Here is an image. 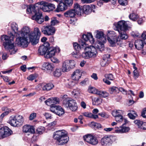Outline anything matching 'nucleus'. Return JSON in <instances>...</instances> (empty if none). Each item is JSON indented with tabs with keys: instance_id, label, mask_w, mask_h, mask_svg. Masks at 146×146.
I'll return each mask as SVG.
<instances>
[{
	"instance_id": "nucleus-38",
	"label": "nucleus",
	"mask_w": 146,
	"mask_h": 146,
	"mask_svg": "<svg viewBox=\"0 0 146 146\" xmlns=\"http://www.w3.org/2000/svg\"><path fill=\"white\" fill-rule=\"evenodd\" d=\"M3 128L4 129V131L6 137L12 134V131L7 127L5 126Z\"/></svg>"
},
{
	"instance_id": "nucleus-5",
	"label": "nucleus",
	"mask_w": 146,
	"mask_h": 146,
	"mask_svg": "<svg viewBox=\"0 0 146 146\" xmlns=\"http://www.w3.org/2000/svg\"><path fill=\"white\" fill-rule=\"evenodd\" d=\"M40 33L39 29L38 28H36L35 29L33 32H30V30L29 32L28 33L27 35V46L25 47L21 46L22 47L26 48L27 47L29 44V42L28 41V37L29 38L30 41L31 43V44L34 45L37 43L39 41L40 36Z\"/></svg>"
},
{
	"instance_id": "nucleus-39",
	"label": "nucleus",
	"mask_w": 146,
	"mask_h": 146,
	"mask_svg": "<svg viewBox=\"0 0 146 146\" xmlns=\"http://www.w3.org/2000/svg\"><path fill=\"white\" fill-rule=\"evenodd\" d=\"M94 101L93 102V104L94 105H99L101 104L102 102V99L99 98H96L94 99Z\"/></svg>"
},
{
	"instance_id": "nucleus-40",
	"label": "nucleus",
	"mask_w": 146,
	"mask_h": 146,
	"mask_svg": "<svg viewBox=\"0 0 146 146\" xmlns=\"http://www.w3.org/2000/svg\"><path fill=\"white\" fill-rule=\"evenodd\" d=\"M72 94L74 95L75 98H78L80 95V91L79 89L74 90L72 92Z\"/></svg>"
},
{
	"instance_id": "nucleus-16",
	"label": "nucleus",
	"mask_w": 146,
	"mask_h": 146,
	"mask_svg": "<svg viewBox=\"0 0 146 146\" xmlns=\"http://www.w3.org/2000/svg\"><path fill=\"white\" fill-rule=\"evenodd\" d=\"M74 60H66L62 63V72H64L69 71L70 69L73 67L74 65H72V63L74 64Z\"/></svg>"
},
{
	"instance_id": "nucleus-57",
	"label": "nucleus",
	"mask_w": 146,
	"mask_h": 146,
	"mask_svg": "<svg viewBox=\"0 0 146 146\" xmlns=\"http://www.w3.org/2000/svg\"><path fill=\"white\" fill-rule=\"evenodd\" d=\"M96 90L94 88L91 87L88 89V91L90 93H91L96 94V92L95 91H96Z\"/></svg>"
},
{
	"instance_id": "nucleus-14",
	"label": "nucleus",
	"mask_w": 146,
	"mask_h": 146,
	"mask_svg": "<svg viewBox=\"0 0 146 146\" xmlns=\"http://www.w3.org/2000/svg\"><path fill=\"white\" fill-rule=\"evenodd\" d=\"M123 113V111L120 110H114L112 112V115L115 117V121L118 123H121L123 121L122 115Z\"/></svg>"
},
{
	"instance_id": "nucleus-20",
	"label": "nucleus",
	"mask_w": 146,
	"mask_h": 146,
	"mask_svg": "<svg viewBox=\"0 0 146 146\" xmlns=\"http://www.w3.org/2000/svg\"><path fill=\"white\" fill-rule=\"evenodd\" d=\"M54 68V65L49 62H44L42 65V69L43 70L53 71Z\"/></svg>"
},
{
	"instance_id": "nucleus-18",
	"label": "nucleus",
	"mask_w": 146,
	"mask_h": 146,
	"mask_svg": "<svg viewBox=\"0 0 146 146\" xmlns=\"http://www.w3.org/2000/svg\"><path fill=\"white\" fill-rule=\"evenodd\" d=\"M49 46V44L48 42H46L44 45L40 46L38 49V53L41 55L46 54L48 48V47Z\"/></svg>"
},
{
	"instance_id": "nucleus-48",
	"label": "nucleus",
	"mask_w": 146,
	"mask_h": 146,
	"mask_svg": "<svg viewBox=\"0 0 146 146\" xmlns=\"http://www.w3.org/2000/svg\"><path fill=\"white\" fill-rule=\"evenodd\" d=\"M51 26H54L56 24L58 23V21L55 18H52L51 21Z\"/></svg>"
},
{
	"instance_id": "nucleus-32",
	"label": "nucleus",
	"mask_w": 146,
	"mask_h": 146,
	"mask_svg": "<svg viewBox=\"0 0 146 146\" xmlns=\"http://www.w3.org/2000/svg\"><path fill=\"white\" fill-rule=\"evenodd\" d=\"M106 40L103 41V40L102 41H99L98 42L95 44V47L96 48L99 49L100 51H102L104 50V42H105Z\"/></svg>"
},
{
	"instance_id": "nucleus-12",
	"label": "nucleus",
	"mask_w": 146,
	"mask_h": 146,
	"mask_svg": "<svg viewBox=\"0 0 146 146\" xmlns=\"http://www.w3.org/2000/svg\"><path fill=\"white\" fill-rule=\"evenodd\" d=\"M84 141L89 144L92 145H95L98 143L97 138L90 134H88L84 136Z\"/></svg>"
},
{
	"instance_id": "nucleus-2",
	"label": "nucleus",
	"mask_w": 146,
	"mask_h": 146,
	"mask_svg": "<svg viewBox=\"0 0 146 146\" xmlns=\"http://www.w3.org/2000/svg\"><path fill=\"white\" fill-rule=\"evenodd\" d=\"M128 21L122 20L114 24L115 28V30L118 31L119 35L118 36V42L121 40H126L128 38V36L126 31L131 29V27L128 26L127 22Z\"/></svg>"
},
{
	"instance_id": "nucleus-58",
	"label": "nucleus",
	"mask_w": 146,
	"mask_h": 146,
	"mask_svg": "<svg viewBox=\"0 0 146 146\" xmlns=\"http://www.w3.org/2000/svg\"><path fill=\"white\" fill-rule=\"evenodd\" d=\"M44 115L47 119H51L52 118L51 115L48 113H46Z\"/></svg>"
},
{
	"instance_id": "nucleus-30",
	"label": "nucleus",
	"mask_w": 146,
	"mask_h": 146,
	"mask_svg": "<svg viewBox=\"0 0 146 146\" xmlns=\"http://www.w3.org/2000/svg\"><path fill=\"white\" fill-rule=\"evenodd\" d=\"M76 14L73 9H70L66 11L64 14V16L66 17L73 18Z\"/></svg>"
},
{
	"instance_id": "nucleus-45",
	"label": "nucleus",
	"mask_w": 146,
	"mask_h": 146,
	"mask_svg": "<svg viewBox=\"0 0 146 146\" xmlns=\"http://www.w3.org/2000/svg\"><path fill=\"white\" fill-rule=\"evenodd\" d=\"M134 123L138 126V127L141 129V127L142 126L144 123L142 121L138 120H135L134 121Z\"/></svg>"
},
{
	"instance_id": "nucleus-11",
	"label": "nucleus",
	"mask_w": 146,
	"mask_h": 146,
	"mask_svg": "<svg viewBox=\"0 0 146 146\" xmlns=\"http://www.w3.org/2000/svg\"><path fill=\"white\" fill-rule=\"evenodd\" d=\"M41 31L45 35L50 36L53 35L55 33L56 30L54 27L47 25L44 26L41 29Z\"/></svg>"
},
{
	"instance_id": "nucleus-41",
	"label": "nucleus",
	"mask_w": 146,
	"mask_h": 146,
	"mask_svg": "<svg viewBox=\"0 0 146 146\" xmlns=\"http://www.w3.org/2000/svg\"><path fill=\"white\" fill-rule=\"evenodd\" d=\"M45 128L43 127H38L36 129V133L40 135L42 134L44 131Z\"/></svg>"
},
{
	"instance_id": "nucleus-46",
	"label": "nucleus",
	"mask_w": 146,
	"mask_h": 146,
	"mask_svg": "<svg viewBox=\"0 0 146 146\" xmlns=\"http://www.w3.org/2000/svg\"><path fill=\"white\" fill-rule=\"evenodd\" d=\"M75 84V82L73 81V80H70L68 81L67 83V86L69 88H71L74 86Z\"/></svg>"
},
{
	"instance_id": "nucleus-56",
	"label": "nucleus",
	"mask_w": 146,
	"mask_h": 146,
	"mask_svg": "<svg viewBox=\"0 0 146 146\" xmlns=\"http://www.w3.org/2000/svg\"><path fill=\"white\" fill-rule=\"evenodd\" d=\"M50 58L51 61L54 63H58L60 62L59 60L56 58L52 57Z\"/></svg>"
},
{
	"instance_id": "nucleus-10",
	"label": "nucleus",
	"mask_w": 146,
	"mask_h": 146,
	"mask_svg": "<svg viewBox=\"0 0 146 146\" xmlns=\"http://www.w3.org/2000/svg\"><path fill=\"white\" fill-rule=\"evenodd\" d=\"M35 14L31 17L32 19L35 20L39 24L42 23L44 21V17L42 16V12H40L39 10H37L36 8L33 11V14Z\"/></svg>"
},
{
	"instance_id": "nucleus-19",
	"label": "nucleus",
	"mask_w": 146,
	"mask_h": 146,
	"mask_svg": "<svg viewBox=\"0 0 146 146\" xmlns=\"http://www.w3.org/2000/svg\"><path fill=\"white\" fill-rule=\"evenodd\" d=\"M59 102V99L56 97L50 98L45 101V103L46 105L50 106L58 104Z\"/></svg>"
},
{
	"instance_id": "nucleus-24",
	"label": "nucleus",
	"mask_w": 146,
	"mask_h": 146,
	"mask_svg": "<svg viewBox=\"0 0 146 146\" xmlns=\"http://www.w3.org/2000/svg\"><path fill=\"white\" fill-rule=\"evenodd\" d=\"M145 44H146V41L140 39L136 40L134 43L135 48L138 50L143 49Z\"/></svg>"
},
{
	"instance_id": "nucleus-29",
	"label": "nucleus",
	"mask_w": 146,
	"mask_h": 146,
	"mask_svg": "<svg viewBox=\"0 0 146 146\" xmlns=\"http://www.w3.org/2000/svg\"><path fill=\"white\" fill-rule=\"evenodd\" d=\"M110 55L109 54L104 55L103 57L102 60L100 62L102 66L104 67L108 64V61L110 58Z\"/></svg>"
},
{
	"instance_id": "nucleus-35",
	"label": "nucleus",
	"mask_w": 146,
	"mask_h": 146,
	"mask_svg": "<svg viewBox=\"0 0 146 146\" xmlns=\"http://www.w3.org/2000/svg\"><path fill=\"white\" fill-rule=\"evenodd\" d=\"M53 76L56 77H59L62 75V70L60 68H56L53 73Z\"/></svg>"
},
{
	"instance_id": "nucleus-53",
	"label": "nucleus",
	"mask_w": 146,
	"mask_h": 146,
	"mask_svg": "<svg viewBox=\"0 0 146 146\" xmlns=\"http://www.w3.org/2000/svg\"><path fill=\"white\" fill-rule=\"evenodd\" d=\"M65 3L66 4L67 6L72 5L73 4V0H64Z\"/></svg>"
},
{
	"instance_id": "nucleus-22",
	"label": "nucleus",
	"mask_w": 146,
	"mask_h": 146,
	"mask_svg": "<svg viewBox=\"0 0 146 146\" xmlns=\"http://www.w3.org/2000/svg\"><path fill=\"white\" fill-rule=\"evenodd\" d=\"M82 74V72L81 70H76L72 74L71 78L73 80L78 81L81 78Z\"/></svg>"
},
{
	"instance_id": "nucleus-62",
	"label": "nucleus",
	"mask_w": 146,
	"mask_h": 146,
	"mask_svg": "<svg viewBox=\"0 0 146 146\" xmlns=\"http://www.w3.org/2000/svg\"><path fill=\"white\" fill-rule=\"evenodd\" d=\"M141 115L143 117L146 118V108L143 109L141 113Z\"/></svg>"
},
{
	"instance_id": "nucleus-17",
	"label": "nucleus",
	"mask_w": 146,
	"mask_h": 146,
	"mask_svg": "<svg viewBox=\"0 0 146 146\" xmlns=\"http://www.w3.org/2000/svg\"><path fill=\"white\" fill-rule=\"evenodd\" d=\"M37 87L40 89V88H42L43 90L48 91L52 89L54 87V86L51 83L47 84L41 83L38 84L37 85Z\"/></svg>"
},
{
	"instance_id": "nucleus-28",
	"label": "nucleus",
	"mask_w": 146,
	"mask_h": 146,
	"mask_svg": "<svg viewBox=\"0 0 146 146\" xmlns=\"http://www.w3.org/2000/svg\"><path fill=\"white\" fill-rule=\"evenodd\" d=\"M130 130L128 127L120 126L119 127H115V131L116 133H123L128 132Z\"/></svg>"
},
{
	"instance_id": "nucleus-36",
	"label": "nucleus",
	"mask_w": 146,
	"mask_h": 146,
	"mask_svg": "<svg viewBox=\"0 0 146 146\" xmlns=\"http://www.w3.org/2000/svg\"><path fill=\"white\" fill-rule=\"evenodd\" d=\"M96 90V94L99 95L100 97L105 98L108 96L109 94L105 91H102Z\"/></svg>"
},
{
	"instance_id": "nucleus-15",
	"label": "nucleus",
	"mask_w": 146,
	"mask_h": 146,
	"mask_svg": "<svg viewBox=\"0 0 146 146\" xmlns=\"http://www.w3.org/2000/svg\"><path fill=\"white\" fill-rule=\"evenodd\" d=\"M35 5L36 10H39L40 12H41V10L44 12H49L47 3L44 1L38 2Z\"/></svg>"
},
{
	"instance_id": "nucleus-44",
	"label": "nucleus",
	"mask_w": 146,
	"mask_h": 146,
	"mask_svg": "<svg viewBox=\"0 0 146 146\" xmlns=\"http://www.w3.org/2000/svg\"><path fill=\"white\" fill-rule=\"evenodd\" d=\"M72 56L74 57L78 58H80L81 55L79 53V51H75L73 52L72 53Z\"/></svg>"
},
{
	"instance_id": "nucleus-6",
	"label": "nucleus",
	"mask_w": 146,
	"mask_h": 146,
	"mask_svg": "<svg viewBox=\"0 0 146 146\" xmlns=\"http://www.w3.org/2000/svg\"><path fill=\"white\" fill-rule=\"evenodd\" d=\"M97 54L96 49L94 46H88L84 48V51L82 52L81 56L82 58L86 59L93 58L96 57Z\"/></svg>"
},
{
	"instance_id": "nucleus-52",
	"label": "nucleus",
	"mask_w": 146,
	"mask_h": 146,
	"mask_svg": "<svg viewBox=\"0 0 146 146\" xmlns=\"http://www.w3.org/2000/svg\"><path fill=\"white\" fill-rule=\"evenodd\" d=\"M36 113L35 112H33L30 114L29 117V119L30 120H32L36 117Z\"/></svg>"
},
{
	"instance_id": "nucleus-13",
	"label": "nucleus",
	"mask_w": 146,
	"mask_h": 146,
	"mask_svg": "<svg viewBox=\"0 0 146 146\" xmlns=\"http://www.w3.org/2000/svg\"><path fill=\"white\" fill-rule=\"evenodd\" d=\"M60 51V49L58 47L48 48L47 52L44 57L46 58H50L54 56L56 53L59 52Z\"/></svg>"
},
{
	"instance_id": "nucleus-3",
	"label": "nucleus",
	"mask_w": 146,
	"mask_h": 146,
	"mask_svg": "<svg viewBox=\"0 0 146 146\" xmlns=\"http://www.w3.org/2000/svg\"><path fill=\"white\" fill-rule=\"evenodd\" d=\"M88 40L91 44L94 42V40L93 36L90 33L87 34H84L82 35V38L79 41V44L77 42L73 43V47L75 50L79 51L83 49H84L86 46V42Z\"/></svg>"
},
{
	"instance_id": "nucleus-54",
	"label": "nucleus",
	"mask_w": 146,
	"mask_h": 146,
	"mask_svg": "<svg viewBox=\"0 0 146 146\" xmlns=\"http://www.w3.org/2000/svg\"><path fill=\"white\" fill-rule=\"evenodd\" d=\"M48 6L49 11H50L53 10L56 8L55 5L53 4H49L48 5Z\"/></svg>"
},
{
	"instance_id": "nucleus-7",
	"label": "nucleus",
	"mask_w": 146,
	"mask_h": 146,
	"mask_svg": "<svg viewBox=\"0 0 146 146\" xmlns=\"http://www.w3.org/2000/svg\"><path fill=\"white\" fill-rule=\"evenodd\" d=\"M24 121L23 117L21 115H17L11 117L8 123L12 126L18 127L23 124Z\"/></svg>"
},
{
	"instance_id": "nucleus-37",
	"label": "nucleus",
	"mask_w": 146,
	"mask_h": 146,
	"mask_svg": "<svg viewBox=\"0 0 146 146\" xmlns=\"http://www.w3.org/2000/svg\"><path fill=\"white\" fill-rule=\"evenodd\" d=\"M57 109L56 114L59 116H61L64 113V111L63 108L60 106H58L56 107Z\"/></svg>"
},
{
	"instance_id": "nucleus-9",
	"label": "nucleus",
	"mask_w": 146,
	"mask_h": 146,
	"mask_svg": "<svg viewBox=\"0 0 146 146\" xmlns=\"http://www.w3.org/2000/svg\"><path fill=\"white\" fill-rule=\"evenodd\" d=\"M107 35L108 40L112 46H114L116 43L118 42V38H117L116 34L114 31H108Z\"/></svg>"
},
{
	"instance_id": "nucleus-63",
	"label": "nucleus",
	"mask_w": 146,
	"mask_h": 146,
	"mask_svg": "<svg viewBox=\"0 0 146 146\" xmlns=\"http://www.w3.org/2000/svg\"><path fill=\"white\" fill-rule=\"evenodd\" d=\"M88 79L87 78H86L85 79V80L83 81H82L80 83V84L81 85H84L86 83L88 82Z\"/></svg>"
},
{
	"instance_id": "nucleus-21",
	"label": "nucleus",
	"mask_w": 146,
	"mask_h": 146,
	"mask_svg": "<svg viewBox=\"0 0 146 146\" xmlns=\"http://www.w3.org/2000/svg\"><path fill=\"white\" fill-rule=\"evenodd\" d=\"M95 8V6L94 5H84L82 7L83 14L84 13L85 14H88L90 13Z\"/></svg>"
},
{
	"instance_id": "nucleus-50",
	"label": "nucleus",
	"mask_w": 146,
	"mask_h": 146,
	"mask_svg": "<svg viewBox=\"0 0 146 146\" xmlns=\"http://www.w3.org/2000/svg\"><path fill=\"white\" fill-rule=\"evenodd\" d=\"M118 2L121 5L125 6L127 4V0H118Z\"/></svg>"
},
{
	"instance_id": "nucleus-8",
	"label": "nucleus",
	"mask_w": 146,
	"mask_h": 146,
	"mask_svg": "<svg viewBox=\"0 0 146 146\" xmlns=\"http://www.w3.org/2000/svg\"><path fill=\"white\" fill-rule=\"evenodd\" d=\"M63 104L65 107L69 108L72 111H75L78 108L75 101L70 98H67L64 100Z\"/></svg>"
},
{
	"instance_id": "nucleus-61",
	"label": "nucleus",
	"mask_w": 146,
	"mask_h": 146,
	"mask_svg": "<svg viewBox=\"0 0 146 146\" xmlns=\"http://www.w3.org/2000/svg\"><path fill=\"white\" fill-rule=\"evenodd\" d=\"M82 114L84 116L90 117L91 113L88 112H85L82 113Z\"/></svg>"
},
{
	"instance_id": "nucleus-25",
	"label": "nucleus",
	"mask_w": 146,
	"mask_h": 146,
	"mask_svg": "<svg viewBox=\"0 0 146 146\" xmlns=\"http://www.w3.org/2000/svg\"><path fill=\"white\" fill-rule=\"evenodd\" d=\"M23 131L25 133H33L35 132V129L33 126L29 125H26L23 127Z\"/></svg>"
},
{
	"instance_id": "nucleus-43",
	"label": "nucleus",
	"mask_w": 146,
	"mask_h": 146,
	"mask_svg": "<svg viewBox=\"0 0 146 146\" xmlns=\"http://www.w3.org/2000/svg\"><path fill=\"white\" fill-rule=\"evenodd\" d=\"M138 17V15L134 13L130 14L129 16V19L133 21L137 20Z\"/></svg>"
},
{
	"instance_id": "nucleus-23",
	"label": "nucleus",
	"mask_w": 146,
	"mask_h": 146,
	"mask_svg": "<svg viewBox=\"0 0 146 146\" xmlns=\"http://www.w3.org/2000/svg\"><path fill=\"white\" fill-rule=\"evenodd\" d=\"M73 10L74 11L76 14L78 16H81L83 14L82 7L80 6L78 3L74 4Z\"/></svg>"
},
{
	"instance_id": "nucleus-4",
	"label": "nucleus",
	"mask_w": 146,
	"mask_h": 146,
	"mask_svg": "<svg viewBox=\"0 0 146 146\" xmlns=\"http://www.w3.org/2000/svg\"><path fill=\"white\" fill-rule=\"evenodd\" d=\"M53 138L56 140L57 144L60 145L67 143L69 140L67 132L64 130L56 131L53 135Z\"/></svg>"
},
{
	"instance_id": "nucleus-47",
	"label": "nucleus",
	"mask_w": 146,
	"mask_h": 146,
	"mask_svg": "<svg viewBox=\"0 0 146 146\" xmlns=\"http://www.w3.org/2000/svg\"><path fill=\"white\" fill-rule=\"evenodd\" d=\"M37 77V75L36 74H32L28 76L27 77V79L29 80L32 81L36 78Z\"/></svg>"
},
{
	"instance_id": "nucleus-49",
	"label": "nucleus",
	"mask_w": 146,
	"mask_h": 146,
	"mask_svg": "<svg viewBox=\"0 0 146 146\" xmlns=\"http://www.w3.org/2000/svg\"><path fill=\"white\" fill-rule=\"evenodd\" d=\"M4 129L2 127L0 129V138H3L5 137L4 133Z\"/></svg>"
},
{
	"instance_id": "nucleus-64",
	"label": "nucleus",
	"mask_w": 146,
	"mask_h": 146,
	"mask_svg": "<svg viewBox=\"0 0 146 146\" xmlns=\"http://www.w3.org/2000/svg\"><path fill=\"white\" fill-rule=\"evenodd\" d=\"M56 122L55 121H54L52 122L51 123L48 124V126L49 127H51L52 128L56 124Z\"/></svg>"
},
{
	"instance_id": "nucleus-31",
	"label": "nucleus",
	"mask_w": 146,
	"mask_h": 146,
	"mask_svg": "<svg viewBox=\"0 0 146 146\" xmlns=\"http://www.w3.org/2000/svg\"><path fill=\"white\" fill-rule=\"evenodd\" d=\"M101 142L102 145H105L109 143H111L112 141L110 137L105 136L102 139Z\"/></svg>"
},
{
	"instance_id": "nucleus-59",
	"label": "nucleus",
	"mask_w": 146,
	"mask_h": 146,
	"mask_svg": "<svg viewBox=\"0 0 146 146\" xmlns=\"http://www.w3.org/2000/svg\"><path fill=\"white\" fill-rule=\"evenodd\" d=\"M91 123L95 127L98 128H100L101 127V125L100 123L94 122H92Z\"/></svg>"
},
{
	"instance_id": "nucleus-26",
	"label": "nucleus",
	"mask_w": 146,
	"mask_h": 146,
	"mask_svg": "<svg viewBox=\"0 0 146 146\" xmlns=\"http://www.w3.org/2000/svg\"><path fill=\"white\" fill-rule=\"evenodd\" d=\"M67 7L65 3L62 1L59 3L57 8L54 11L56 12H59L60 11L65 10L67 9Z\"/></svg>"
},
{
	"instance_id": "nucleus-33",
	"label": "nucleus",
	"mask_w": 146,
	"mask_h": 146,
	"mask_svg": "<svg viewBox=\"0 0 146 146\" xmlns=\"http://www.w3.org/2000/svg\"><path fill=\"white\" fill-rule=\"evenodd\" d=\"M2 110L3 111H5L2 113L0 116V125L1 124L3 119L5 116L8 114L11 111L10 110L7 109L6 107H4L2 108Z\"/></svg>"
},
{
	"instance_id": "nucleus-51",
	"label": "nucleus",
	"mask_w": 146,
	"mask_h": 146,
	"mask_svg": "<svg viewBox=\"0 0 146 146\" xmlns=\"http://www.w3.org/2000/svg\"><path fill=\"white\" fill-rule=\"evenodd\" d=\"M105 76L106 78L110 80H113L114 79L113 76L111 74H106L105 75Z\"/></svg>"
},
{
	"instance_id": "nucleus-42",
	"label": "nucleus",
	"mask_w": 146,
	"mask_h": 146,
	"mask_svg": "<svg viewBox=\"0 0 146 146\" xmlns=\"http://www.w3.org/2000/svg\"><path fill=\"white\" fill-rule=\"evenodd\" d=\"M109 90L111 94H112L113 92L118 93V88L115 86L110 88Z\"/></svg>"
},
{
	"instance_id": "nucleus-60",
	"label": "nucleus",
	"mask_w": 146,
	"mask_h": 146,
	"mask_svg": "<svg viewBox=\"0 0 146 146\" xmlns=\"http://www.w3.org/2000/svg\"><path fill=\"white\" fill-rule=\"evenodd\" d=\"M141 36L144 41H146V31H144L142 33Z\"/></svg>"
},
{
	"instance_id": "nucleus-34",
	"label": "nucleus",
	"mask_w": 146,
	"mask_h": 146,
	"mask_svg": "<svg viewBox=\"0 0 146 146\" xmlns=\"http://www.w3.org/2000/svg\"><path fill=\"white\" fill-rule=\"evenodd\" d=\"M96 37L102 40H103V41L104 42V40H106L104 36V33L102 31H96Z\"/></svg>"
},
{
	"instance_id": "nucleus-55",
	"label": "nucleus",
	"mask_w": 146,
	"mask_h": 146,
	"mask_svg": "<svg viewBox=\"0 0 146 146\" xmlns=\"http://www.w3.org/2000/svg\"><path fill=\"white\" fill-rule=\"evenodd\" d=\"M57 106H51V107L50 109V111H52V112L56 114V107H57Z\"/></svg>"
},
{
	"instance_id": "nucleus-27",
	"label": "nucleus",
	"mask_w": 146,
	"mask_h": 146,
	"mask_svg": "<svg viewBox=\"0 0 146 146\" xmlns=\"http://www.w3.org/2000/svg\"><path fill=\"white\" fill-rule=\"evenodd\" d=\"M22 7L23 9L27 8V13L28 14H32L33 11L36 9L35 5L27 6V5H22Z\"/></svg>"
},
{
	"instance_id": "nucleus-1",
	"label": "nucleus",
	"mask_w": 146,
	"mask_h": 146,
	"mask_svg": "<svg viewBox=\"0 0 146 146\" xmlns=\"http://www.w3.org/2000/svg\"><path fill=\"white\" fill-rule=\"evenodd\" d=\"M12 32L8 31V36L3 35L1 39L4 41L3 45L5 49L8 50L11 55L15 54L17 50V47L14 45L13 39L16 37V43L19 46L25 47L27 46V35L29 32V28L27 27L22 28L18 31L17 25L15 22L12 23L11 25Z\"/></svg>"
}]
</instances>
